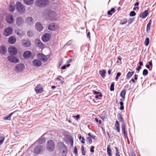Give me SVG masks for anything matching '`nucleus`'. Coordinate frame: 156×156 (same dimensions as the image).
<instances>
[{
  "label": "nucleus",
  "mask_w": 156,
  "mask_h": 156,
  "mask_svg": "<svg viewBox=\"0 0 156 156\" xmlns=\"http://www.w3.org/2000/svg\"><path fill=\"white\" fill-rule=\"evenodd\" d=\"M44 16L47 20L55 21L57 19V14L53 10H44Z\"/></svg>",
  "instance_id": "nucleus-1"
},
{
  "label": "nucleus",
  "mask_w": 156,
  "mask_h": 156,
  "mask_svg": "<svg viewBox=\"0 0 156 156\" xmlns=\"http://www.w3.org/2000/svg\"><path fill=\"white\" fill-rule=\"evenodd\" d=\"M48 0H37L35 2L36 5L39 7H44L49 4Z\"/></svg>",
  "instance_id": "nucleus-2"
},
{
  "label": "nucleus",
  "mask_w": 156,
  "mask_h": 156,
  "mask_svg": "<svg viewBox=\"0 0 156 156\" xmlns=\"http://www.w3.org/2000/svg\"><path fill=\"white\" fill-rule=\"evenodd\" d=\"M44 150V146L43 145H38L34 148L33 152L35 154H38Z\"/></svg>",
  "instance_id": "nucleus-3"
},
{
  "label": "nucleus",
  "mask_w": 156,
  "mask_h": 156,
  "mask_svg": "<svg viewBox=\"0 0 156 156\" xmlns=\"http://www.w3.org/2000/svg\"><path fill=\"white\" fill-rule=\"evenodd\" d=\"M55 148V144L54 142L51 140H48L47 144V149L49 151H52Z\"/></svg>",
  "instance_id": "nucleus-4"
},
{
  "label": "nucleus",
  "mask_w": 156,
  "mask_h": 156,
  "mask_svg": "<svg viewBox=\"0 0 156 156\" xmlns=\"http://www.w3.org/2000/svg\"><path fill=\"white\" fill-rule=\"evenodd\" d=\"M25 68V66L23 63H19L16 65L15 68V70L17 72H21L23 71Z\"/></svg>",
  "instance_id": "nucleus-5"
},
{
  "label": "nucleus",
  "mask_w": 156,
  "mask_h": 156,
  "mask_svg": "<svg viewBox=\"0 0 156 156\" xmlns=\"http://www.w3.org/2000/svg\"><path fill=\"white\" fill-rule=\"evenodd\" d=\"M37 56L38 59L43 62H46L48 60V58L46 56L42 53H38L37 54Z\"/></svg>",
  "instance_id": "nucleus-6"
},
{
  "label": "nucleus",
  "mask_w": 156,
  "mask_h": 156,
  "mask_svg": "<svg viewBox=\"0 0 156 156\" xmlns=\"http://www.w3.org/2000/svg\"><path fill=\"white\" fill-rule=\"evenodd\" d=\"M8 51L11 55H16L17 53V49L13 46L9 47L8 48Z\"/></svg>",
  "instance_id": "nucleus-7"
},
{
  "label": "nucleus",
  "mask_w": 156,
  "mask_h": 156,
  "mask_svg": "<svg viewBox=\"0 0 156 156\" xmlns=\"http://www.w3.org/2000/svg\"><path fill=\"white\" fill-rule=\"evenodd\" d=\"M8 61L14 63H17L20 62L19 59L16 56L9 55L7 57Z\"/></svg>",
  "instance_id": "nucleus-8"
},
{
  "label": "nucleus",
  "mask_w": 156,
  "mask_h": 156,
  "mask_svg": "<svg viewBox=\"0 0 156 156\" xmlns=\"http://www.w3.org/2000/svg\"><path fill=\"white\" fill-rule=\"evenodd\" d=\"M51 38V36L49 34L45 33L42 35L41 39L43 42H47L50 40Z\"/></svg>",
  "instance_id": "nucleus-9"
},
{
  "label": "nucleus",
  "mask_w": 156,
  "mask_h": 156,
  "mask_svg": "<svg viewBox=\"0 0 156 156\" xmlns=\"http://www.w3.org/2000/svg\"><path fill=\"white\" fill-rule=\"evenodd\" d=\"M12 29L11 27H7L5 29L4 31V35L5 36H9L12 34Z\"/></svg>",
  "instance_id": "nucleus-10"
},
{
  "label": "nucleus",
  "mask_w": 156,
  "mask_h": 156,
  "mask_svg": "<svg viewBox=\"0 0 156 156\" xmlns=\"http://www.w3.org/2000/svg\"><path fill=\"white\" fill-rule=\"evenodd\" d=\"M5 20L7 23L9 24H12L14 22L13 16L11 14H9L5 18Z\"/></svg>",
  "instance_id": "nucleus-11"
},
{
  "label": "nucleus",
  "mask_w": 156,
  "mask_h": 156,
  "mask_svg": "<svg viewBox=\"0 0 156 156\" xmlns=\"http://www.w3.org/2000/svg\"><path fill=\"white\" fill-rule=\"evenodd\" d=\"M35 44L36 46L41 49H43L44 48V44L38 39H36L35 41Z\"/></svg>",
  "instance_id": "nucleus-12"
},
{
  "label": "nucleus",
  "mask_w": 156,
  "mask_h": 156,
  "mask_svg": "<svg viewBox=\"0 0 156 156\" xmlns=\"http://www.w3.org/2000/svg\"><path fill=\"white\" fill-rule=\"evenodd\" d=\"M16 22L18 26H20L23 24L24 21L22 17L19 16L16 19Z\"/></svg>",
  "instance_id": "nucleus-13"
},
{
  "label": "nucleus",
  "mask_w": 156,
  "mask_h": 156,
  "mask_svg": "<svg viewBox=\"0 0 156 156\" xmlns=\"http://www.w3.org/2000/svg\"><path fill=\"white\" fill-rule=\"evenodd\" d=\"M23 45L26 47H30L31 45L30 41L28 39H24L22 41Z\"/></svg>",
  "instance_id": "nucleus-14"
},
{
  "label": "nucleus",
  "mask_w": 156,
  "mask_h": 156,
  "mask_svg": "<svg viewBox=\"0 0 156 156\" xmlns=\"http://www.w3.org/2000/svg\"><path fill=\"white\" fill-rule=\"evenodd\" d=\"M35 90L37 94L41 93L43 91V88L41 84H39L35 87Z\"/></svg>",
  "instance_id": "nucleus-15"
},
{
  "label": "nucleus",
  "mask_w": 156,
  "mask_h": 156,
  "mask_svg": "<svg viewBox=\"0 0 156 156\" xmlns=\"http://www.w3.org/2000/svg\"><path fill=\"white\" fill-rule=\"evenodd\" d=\"M16 10H25L23 4L20 2H17L16 4Z\"/></svg>",
  "instance_id": "nucleus-16"
},
{
  "label": "nucleus",
  "mask_w": 156,
  "mask_h": 156,
  "mask_svg": "<svg viewBox=\"0 0 156 156\" xmlns=\"http://www.w3.org/2000/svg\"><path fill=\"white\" fill-rule=\"evenodd\" d=\"M33 65L39 67L42 64V62L39 59H34L32 61Z\"/></svg>",
  "instance_id": "nucleus-17"
},
{
  "label": "nucleus",
  "mask_w": 156,
  "mask_h": 156,
  "mask_svg": "<svg viewBox=\"0 0 156 156\" xmlns=\"http://www.w3.org/2000/svg\"><path fill=\"white\" fill-rule=\"evenodd\" d=\"M32 55V52L30 51H24L23 55V57L25 58H29Z\"/></svg>",
  "instance_id": "nucleus-18"
},
{
  "label": "nucleus",
  "mask_w": 156,
  "mask_h": 156,
  "mask_svg": "<svg viewBox=\"0 0 156 156\" xmlns=\"http://www.w3.org/2000/svg\"><path fill=\"white\" fill-rule=\"evenodd\" d=\"M35 28L38 31H41L43 29L42 24L39 22H37L35 23Z\"/></svg>",
  "instance_id": "nucleus-19"
},
{
  "label": "nucleus",
  "mask_w": 156,
  "mask_h": 156,
  "mask_svg": "<svg viewBox=\"0 0 156 156\" xmlns=\"http://www.w3.org/2000/svg\"><path fill=\"white\" fill-rule=\"evenodd\" d=\"M25 22L26 23L30 25H32L34 23V20L31 17H28L26 19Z\"/></svg>",
  "instance_id": "nucleus-20"
},
{
  "label": "nucleus",
  "mask_w": 156,
  "mask_h": 156,
  "mask_svg": "<svg viewBox=\"0 0 156 156\" xmlns=\"http://www.w3.org/2000/svg\"><path fill=\"white\" fill-rule=\"evenodd\" d=\"M48 28L49 30L51 31H54L56 29L55 23H50L48 26Z\"/></svg>",
  "instance_id": "nucleus-21"
},
{
  "label": "nucleus",
  "mask_w": 156,
  "mask_h": 156,
  "mask_svg": "<svg viewBox=\"0 0 156 156\" xmlns=\"http://www.w3.org/2000/svg\"><path fill=\"white\" fill-rule=\"evenodd\" d=\"M16 41V37L14 36H10L8 40V42L11 44H14Z\"/></svg>",
  "instance_id": "nucleus-22"
},
{
  "label": "nucleus",
  "mask_w": 156,
  "mask_h": 156,
  "mask_svg": "<svg viewBox=\"0 0 156 156\" xmlns=\"http://www.w3.org/2000/svg\"><path fill=\"white\" fill-rule=\"evenodd\" d=\"M7 52L5 46L2 45L0 47V53L2 55H5Z\"/></svg>",
  "instance_id": "nucleus-23"
},
{
  "label": "nucleus",
  "mask_w": 156,
  "mask_h": 156,
  "mask_svg": "<svg viewBox=\"0 0 156 156\" xmlns=\"http://www.w3.org/2000/svg\"><path fill=\"white\" fill-rule=\"evenodd\" d=\"M148 10H145L144 12L140 13L139 15V17L142 19L145 18L149 14Z\"/></svg>",
  "instance_id": "nucleus-24"
},
{
  "label": "nucleus",
  "mask_w": 156,
  "mask_h": 156,
  "mask_svg": "<svg viewBox=\"0 0 156 156\" xmlns=\"http://www.w3.org/2000/svg\"><path fill=\"white\" fill-rule=\"evenodd\" d=\"M45 140L44 138L40 137L34 143V144L37 143L39 144V145H41L45 143Z\"/></svg>",
  "instance_id": "nucleus-25"
},
{
  "label": "nucleus",
  "mask_w": 156,
  "mask_h": 156,
  "mask_svg": "<svg viewBox=\"0 0 156 156\" xmlns=\"http://www.w3.org/2000/svg\"><path fill=\"white\" fill-rule=\"evenodd\" d=\"M120 20L119 24L122 25H123L126 24L128 21L127 18H122L121 20Z\"/></svg>",
  "instance_id": "nucleus-26"
},
{
  "label": "nucleus",
  "mask_w": 156,
  "mask_h": 156,
  "mask_svg": "<svg viewBox=\"0 0 156 156\" xmlns=\"http://www.w3.org/2000/svg\"><path fill=\"white\" fill-rule=\"evenodd\" d=\"M23 1L24 3L28 5H31L34 2V0H23Z\"/></svg>",
  "instance_id": "nucleus-27"
},
{
  "label": "nucleus",
  "mask_w": 156,
  "mask_h": 156,
  "mask_svg": "<svg viewBox=\"0 0 156 156\" xmlns=\"http://www.w3.org/2000/svg\"><path fill=\"white\" fill-rule=\"evenodd\" d=\"M5 139V136L4 134L0 133V146L2 144Z\"/></svg>",
  "instance_id": "nucleus-28"
},
{
  "label": "nucleus",
  "mask_w": 156,
  "mask_h": 156,
  "mask_svg": "<svg viewBox=\"0 0 156 156\" xmlns=\"http://www.w3.org/2000/svg\"><path fill=\"white\" fill-rule=\"evenodd\" d=\"M122 129L123 133L124 134V136L127 135V133H126V123H123V124L122 125Z\"/></svg>",
  "instance_id": "nucleus-29"
},
{
  "label": "nucleus",
  "mask_w": 156,
  "mask_h": 156,
  "mask_svg": "<svg viewBox=\"0 0 156 156\" xmlns=\"http://www.w3.org/2000/svg\"><path fill=\"white\" fill-rule=\"evenodd\" d=\"M115 129L117 130L118 132H119L120 131L119 123L118 121H116L115 123Z\"/></svg>",
  "instance_id": "nucleus-30"
},
{
  "label": "nucleus",
  "mask_w": 156,
  "mask_h": 156,
  "mask_svg": "<svg viewBox=\"0 0 156 156\" xmlns=\"http://www.w3.org/2000/svg\"><path fill=\"white\" fill-rule=\"evenodd\" d=\"M16 111H15L13 112L10 113L9 115L6 116H5L3 118V119L5 120H11V116L12 115L15 113V112Z\"/></svg>",
  "instance_id": "nucleus-31"
},
{
  "label": "nucleus",
  "mask_w": 156,
  "mask_h": 156,
  "mask_svg": "<svg viewBox=\"0 0 156 156\" xmlns=\"http://www.w3.org/2000/svg\"><path fill=\"white\" fill-rule=\"evenodd\" d=\"M16 34L19 36H22L24 34L22 30H18L16 31Z\"/></svg>",
  "instance_id": "nucleus-32"
},
{
  "label": "nucleus",
  "mask_w": 156,
  "mask_h": 156,
  "mask_svg": "<svg viewBox=\"0 0 156 156\" xmlns=\"http://www.w3.org/2000/svg\"><path fill=\"white\" fill-rule=\"evenodd\" d=\"M134 73V71L129 72L126 75V79L128 80L133 75Z\"/></svg>",
  "instance_id": "nucleus-33"
},
{
  "label": "nucleus",
  "mask_w": 156,
  "mask_h": 156,
  "mask_svg": "<svg viewBox=\"0 0 156 156\" xmlns=\"http://www.w3.org/2000/svg\"><path fill=\"white\" fill-rule=\"evenodd\" d=\"M117 117L118 120H119L120 122H122V124H123V123H126L124 122L123 121V118L122 117V116L121 114L119 113L117 114Z\"/></svg>",
  "instance_id": "nucleus-34"
},
{
  "label": "nucleus",
  "mask_w": 156,
  "mask_h": 156,
  "mask_svg": "<svg viewBox=\"0 0 156 156\" xmlns=\"http://www.w3.org/2000/svg\"><path fill=\"white\" fill-rule=\"evenodd\" d=\"M106 73V71L105 70L103 69L102 70H100L99 71V74L101 77L103 78H105V74Z\"/></svg>",
  "instance_id": "nucleus-35"
},
{
  "label": "nucleus",
  "mask_w": 156,
  "mask_h": 156,
  "mask_svg": "<svg viewBox=\"0 0 156 156\" xmlns=\"http://www.w3.org/2000/svg\"><path fill=\"white\" fill-rule=\"evenodd\" d=\"M10 10H15L16 5L14 2H11L9 6Z\"/></svg>",
  "instance_id": "nucleus-36"
},
{
  "label": "nucleus",
  "mask_w": 156,
  "mask_h": 156,
  "mask_svg": "<svg viewBox=\"0 0 156 156\" xmlns=\"http://www.w3.org/2000/svg\"><path fill=\"white\" fill-rule=\"evenodd\" d=\"M126 90H122L120 93V95L122 98L124 99L125 98V95L126 94Z\"/></svg>",
  "instance_id": "nucleus-37"
},
{
  "label": "nucleus",
  "mask_w": 156,
  "mask_h": 156,
  "mask_svg": "<svg viewBox=\"0 0 156 156\" xmlns=\"http://www.w3.org/2000/svg\"><path fill=\"white\" fill-rule=\"evenodd\" d=\"M107 152L108 155L109 156H112V150L110 149V146H108L107 148Z\"/></svg>",
  "instance_id": "nucleus-38"
},
{
  "label": "nucleus",
  "mask_w": 156,
  "mask_h": 156,
  "mask_svg": "<svg viewBox=\"0 0 156 156\" xmlns=\"http://www.w3.org/2000/svg\"><path fill=\"white\" fill-rule=\"evenodd\" d=\"M59 144L60 147L62 150L64 149V148H66V149H67L66 145L64 144L63 142H60L59 143Z\"/></svg>",
  "instance_id": "nucleus-39"
},
{
  "label": "nucleus",
  "mask_w": 156,
  "mask_h": 156,
  "mask_svg": "<svg viewBox=\"0 0 156 156\" xmlns=\"http://www.w3.org/2000/svg\"><path fill=\"white\" fill-rule=\"evenodd\" d=\"M151 22L152 20H149V23H148L147 26L146 31L147 32H148V31H149V30H150V28L151 27Z\"/></svg>",
  "instance_id": "nucleus-40"
},
{
  "label": "nucleus",
  "mask_w": 156,
  "mask_h": 156,
  "mask_svg": "<svg viewBox=\"0 0 156 156\" xmlns=\"http://www.w3.org/2000/svg\"><path fill=\"white\" fill-rule=\"evenodd\" d=\"M64 148V149L62 150V154L63 156H66L67 154L68 150L67 149H66V148Z\"/></svg>",
  "instance_id": "nucleus-41"
},
{
  "label": "nucleus",
  "mask_w": 156,
  "mask_h": 156,
  "mask_svg": "<svg viewBox=\"0 0 156 156\" xmlns=\"http://www.w3.org/2000/svg\"><path fill=\"white\" fill-rule=\"evenodd\" d=\"M33 32L31 30H30L27 32V35L29 37H32L33 35Z\"/></svg>",
  "instance_id": "nucleus-42"
},
{
  "label": "nucleus",
  "mask_w": 156,
  "mask_h": 156,
  "mask_svg": "<svg viewBox=\"0 0 156 156\" xmlns=\"http://www.w3.org/2000/svg\"><path fill=\"white\" fill-rule=\"evenodd\" d=\"M79 138L82 143L84 144L85 143V140L84 137H82L81 136H80Z\"/></svg>",
  "instance_id": "nucleus-43"
},
{
  "label": "nucleus",
  "mask_w": 156,
  "mask_h": 156,
  "mask_svg": "<svg viewBox=\"0 0 156 156\" xmlns=\"http://www.w3.org/2000/svg\"><path fill=\"white\" fill-rule=\"evenodd\" d=\"M115 83L114 82L112 83L111 86L110 87V90L111 91H113L114 90V85Z\"/></svg>",
  "instance_id": "nucleus-44"
},
{
  "label": "nucleus",
  "mask_w": 156,
  "mask_h": 156,
  "mask_svg": "<svg viewBox=\"0 0 156 156\" xmlns=\"http://www.w3.org/2000/svg\"><path fill=\"white\" fill-rule=\"evenodd\" d=\"M149 43V39L148 37H146L144 42V44L146 46H147L148 45Z\"/></svg>",
  "instance_id": "nucleus-45"
},
{
  "label": "nucleus",
  "mask_w": 156,
  "mask_h": 156,
  "mask_svg": "<svg viewBox=\"0 0 156 156\" xmlns=\"http://www.w3.org/2000/svg\"><path fill=\"white\" fill-rule=\"evenodd\" d=\"M82 154L83 155H86V152L84 150V147L83 146H82L81 148Z\"/></svg>",
  "instance_id": "nucleus-46"
},
{
  "label": "nucleus",
  "mask_w": 156,
  "mask_h": 156,
  "mask_svg": "<svg viewBox=\"0 0 156 156\" xmlns=\"http://www.w3.org/2000/svg\"><path fill=\"white\" fill-rule=\"evenodd\" d=\"M86 141L89 144H90L92 143V140L91 137H87L86 138Z\"/></svg>",
  "instance_id": "nucleus-47"
},
{
  "label": "nucleus",
  "mask_w": 156,
  "mask_h": 156,
  "mask_svg": "<svg viewBox=\"0 0 156 156\" xmlns=\"http://www.w3.org/2000/svg\"><path fill=\"white\" fill-rule=\"evenodd\" d=\"M143 75L144 76H147L148 74V71L146 69H144L143 71Z\"/></svg>",
  "instance_id": "nucleus-48"
},
{
  "label": "nucleus",
  "mask_w": 156,
  "mask_h": 156,
  "mask_svg": "<svg viewBox=\"0 0 156 156\" xmlns=\"http://www.w3.org/2000/svg\"><path fill=\"white\" fill-rule=\"evenodd\" d=\"M120 109L121 110H123L124 109V105H123V104H124L123 102L122 101H120Z\"/></svg>",
  "instance_id": "nucleus-49"
},
{
  "label": "nucleus",
  "mask_w": 156,
  "mask_h": 156,
  "mask_svg": "<svg viewBox=\"0 0 156 156\" xmlns=\"http://www.w3.org/2000/svg\"><path fill=\"white\" fill-rule=\"evenodd\" d=\"M134 18H130L129 19V20H128L127 22L128 23V25L131 24L134 20Z\"/></svg>",
  "instance_id": "nucleus-50"
},
{
  "label": "nucleus",
  "mask_w": 156,
  "mask_h": 156,
  "mask_svg": "<svg viewBox=\"0 0 156 156\" xmlns=\"http://www.w3.org/2000/svg\"><path fill=\"white\" fill-rule=\"evenodd\" d=\"M129 15L130 16H134L136 15V13L134 11H132L130 12Z\"/></svg>",
  "instance_id": "nucleus-51"
},
{
  "label": "nucleus",
  "mask_w": 156,
  "mask_h": 156,
  "mask_svg": "<svg viewBox=\"0 0 156 156\" xmlns=\"http://www.w3.org/2000/svg\"><path fill=\"white\" fill-rule=\"evenodd\" d=\"M115 148L116 150V153L115 154V156H120V155L119 154V153L117 148L116 147H115Z\"/></svg>",
  "instance_id": "nucleus-52"
},
{
  "label": "nucleus",
  "mask_w": 156,
  "mask_h": 156,
  "mask_svg": "<svg viewBox=\"0 0 156 156\" xmlns=\"http://www.w3.org/2000/svg\"><path fill=\"white\" fill-rule=\"evenodd\" d=\"M115 10H108L107 12V14L109 15H112L115 12Z\"/></svg>",
  "instance_id": "nucleus-53"
},
{
  "label": "nucleus",
  "mask_w": 156,
  "mask_h": 156,
  "mask_svg": "<svg viewBox=\"0 0 156 156\" xmlns=\"http://www.w3.org/2000/svg\"><path fill=\"white\" fill-rule=\"evenodd\" d=\"M129 155L130 156H136L135 152L133 151H131L130 152V154Z\"/></svg>",
  "instance_id": "nucleus-54"
},
{
  "label": "nucleus",
  "mask_w": 156,
  "mask_h": 156,
  "mask_svg": "<svg viewBox=\"0 0 156 156\" xmlns=\"http://www.w3.org/2000/svg\"><path fill=\"white\" fill-rule=\"evenodd\" d=\"M102 96V95L101 93H100L96 95L95 96V98H98L99 97H101Z\"/></svg>",
  "instance_id": "nucleus-55"
},
{
  "label": "nucleus",
  "mask_w": 156,
  "mask_h": 156,
  "mask_svg": "<svg viewBox=\"0 0 156 156\" xmlns=\"http://www.w3.org/2000/svg\"><path fill=\"white\" fill-rule=\"evenodd\" d=\"M74 153L75 154H77V150L76 147H75L74 148Z\"/></svg>",
  "instance_id": "nucleus-56"
},
{
  "label": "nucleus",
  "mask_w": 156,
  "mask_h": 156,
  "mask_svg": "<svg viewBox=\"0 0 156 156\" xmlns=\"http://www.w3.org/2000/svg\"><path fill=\"white\" fill-rule=\"evenodd\" d=\"M69 142L71 144V145L72 146L73 145V139H69Z\"/></svg>",
  "instance_id": "nucleus-57"
},
{
  "label": "nucleus",
  "mask_w": 156,
  "mask_h": 156,
  "mask_svg": "<svg viewBox=\"0 0 156 156\" xmlns=\"http://www.w3.org/2000/svg\"><path fill=\"white\" fill-rule=\"evenodd\" d=\"M94 146H91L90 148V151L91 152L93 153L94 152Z\"/></svg>",
  "instance_id": "nucleus-58"
},
{
  "label": "nucleus",
  "mask_w": 156,
  "mask_h": 156,
  "mask_svg": "<svg viewBox=\"0 0 156 156\" xmlns=\"http://www.w3.org/2000/svg\"><path fill=\"white\" fill-rule=\"evenodd\" d=\"M72 43V41L70 40L66 44V45L67 46H69Z\"/></svg>",
  "instance_id": "nucleus-59"
},
{
  "label": "nucleus",
  "mask_w": 156,
  "mask_h": 156,
  "mask_svg": "<svg viewBox=\"0 0 156 156\" xmlns=\"http://www.w3.org/2000/svg\"><path fill=\"white\" fill-rule=\"evenodd\" d=\"M87 37L89 39H90V33L89 32L87 34Z\"/></svg>",
  "instance_id": "nucleus-60"
},
{
  "label": "nucleus",
  "mask_w": 156,
  "mask_h": 156,
  "mask_svg": "<svg viewBox=\"0 0 156 156\" xmlns=\"http://www.w3.org/2000/svg\"><path fill=\"white\" fill-rule=\"evenodd\" d=\"M94 93L95 94L98 95V94H99L100 93H100V92H98L97 91L94 90Z\"/></svg>",
  "instance_id": "nucleus-61"
},
{
  "label": "nucleus",
  "mask_w": 156,
  "mask_h": 156,
  "mask_svg": "<svg viewBox=\"0 0 156 156\" xmlns=\"http://www.w3.org/2000/svg\"><path fill=\"white\" fill-rule=\"evenodd\" d=\"M151 67V68L152 67V61L151 60L149 62V64H148Z\"/></svg>",
  "instance_id": "nucleus-62"
},
{
  "label": "nucleus",
  "mask_w": 156,
  "mask_h": 156,
  "mask_svg": "<svg viewBox=\"0 0 156 156\" xmlns=\"http://www.w3.org/2000/svg\"><path fill=\"white\" fill-rule=\"evenodd\" d=\"M66 65H64V66H63L61 67V69H63V70L66 69Z\"/></svg>",
  "instance_id": "nucleus-63"
},
{
  "label": "nucleus",
  "mask_w": 156,
  "mask_h": 156,
  "mask_svg": "<svg viewBox=\"0 0 156 156\" xmlns=\"http://www.w3.org/2000/svg\"><path fill=\"white\" fill-rule=\"evenodd\" d=\"M93 139H94L95 140H96V136L94 135H92L91 137Z\"/></svg>",
  "instance_id": "nucleus-64"
}]
</instances>
